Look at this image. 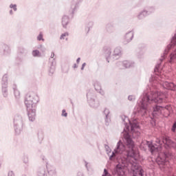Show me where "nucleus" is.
<instances>
[{
	"label": "nucleus",
	"instance_id": "8",
	"mask_svg": "<svg viewBox=\"0 0 176 176\" xmlns=\"http://www.w3.org/2000/svg\"><path fill=\"white\" fill-rule=\"evenodd\" d=\"M87 102L91 108L97 109L98 107H100V102L96 100V96L94 95V93L91 91L88 92L87 94Z\"/></svg>",
	"mask_w": 176,
	"mask_h": 176
},
{
	"label": "nucleus",
	"instance_id": "6",
	"mask_svg": "<svg viewBox=\"0 0 176 176\" xmlns=\"http://www.w3.org/2000/svg\"><path fill=\"white\" fill-rule=\"evenodd\" d=\"M13 123L15 134H16V135H19V134H21V131H23L24 119L20 114H16L14 117Z\"/></svg>",
	"mask_w": 176,
	"mask_h": 176
},
{
	"label": "nucleus",
	"instance_id": "20",
	"mask_svg": "<svg viewBox=\"0 0 176 176\" xmlns=\"http://www.w3.org/2000/svg\"><path fill=\"white\" fill-rule=\"evenodd\" d=\"M28 53L27 50L23 47V46H20L18 48V56H26ZM16 60H19V61L21 63V61H23L22 58H20L19 57H17Z\"/></svg>",
	"mask_w": 176,
	"mask_h": 176
},
{
	"label": "nucleus",
	"instance_id": "45",
	"mask_svg": "<svg viewBox=\"0 0 176 176\" xmlns=\"http://www.w3.org/2000/svg\"><path fill=\"white\" fill-rule=\"evenodd\" d=\"M12 89H13L14 91H16V90H17V86L14 84V85H13V87H12Z\"/></svg>",
	"mask_w": 176,
	"mask_h": 176
},
{
	"label": "nucleus",
	"instance_id": "46",
	"mask_svg": "<svg viewBox=\"0 0 176 176\" xmlns=\"http://www.w3.org/2000/svg\"><path fill=\"white\" fill-rule=\"evenodd\" d=\"M77 176H85V175H83V173L78 172V174H77Z\"/></svg>",
	"mask_w": 176,
	"mask_h": 176
},
{
	"label": "nucleus",
	"instance_id": "7",
	"mask_svg": "<svg viewBox=\"0 0 176 176\" xmlns=\"http://www.w3.org/2000/svg\"><path fill=\"white\" fill-rule=\"evenodd\" d=\"M8 79L9 76L7 74H4L1 78V94L4 98H8L9 96L8 90Z\"/></svg>",
	"mask_w": 176,
	"mask_h": 176
},
{
	"label": "nucleus",
	"instance_id": "18",
	"mask_svg": "<svg viewBox=\"0 0 176 176\" xmlns=\"http://www.w3.org/2000/svg\"><path fill=\"white\" fill-rule=\"evenodd\" d=\"M105 31L107 34H113L115 32V24L112 22L107 23L105 26Z\"/></svg>",
	"mask_w": 176,
	"mask_h": 176
},
{
	"label": "nucleus",
	"instance_id": "42",
	"mask_svg": "<svg viewBox=\"0 0 176 176\" xmlns=\"http://www.w3.org/2000/svg\"><path fill=\"white\" fill-rule=\"evenodd\" d=\"M85 67H86V63H82L81 66V71H83V69H85Z\"/></svg>",
	"mask_w": 176,
	"mask_h": 176
},
{
	"label": "nucleus",
	"instance_id": "49",
	"mask_svg": "<svg viewBox=\"0 0 176 176\" xmlns=\"http://www.w3.org/2000/svg\"><path fill=\"white\" fill-rule=\"evenodd\" d=\"M76 63H77V64H79V63H80V58H77Z\"/></svg>",
	"mask_w": 176,
	"mask_h": 176
},
{
	"label": "nucleus",
	"instance_id": "13",
	"mask_svg": "<svg viewBox=\"0 0 176 176\" xmlns=\"http://www.w3.org/2000/svg\"><path fill=\"white\" fill-rule=\"evenodd\" d=\"M133 38H134V32L133 31L128 32L127 33L125 34L124 36V40L123 41V44L127 45L130 43V42L133 41Z\"/></svg>",
	"mask_w": 176,
	"mask_h": 176
},
{
	"label": "nucleus",
	"instance_id": "44",
	"mask_svg": "<svg viewBox=\"0 0 176 176\" xmlns=\"http://www.w3.org/2000/svg\"><path fill=\"white\" fill-rule=\"evenodd\" d=\"M40 50H41V52H42L43 53H45V52H46V48L43 46V47H42Z\"/></svg>",
	"mask_w": 176,
	"mask_h": 176
},
{
	"label": "nucleus",
	"instance_id": "22",
	"mask_svg": "<svg viewBox=\"0 0 176 176\" xmlns=\"http://www.w3.org/2000/svg\"><path fill=\"white\" fill-rule=\"evenodd\" d=\"M94 88H95V90L96 91H98V93H100V94H101V96H104V94H105V92L101 88V83H100V82L96 81L94 83Z\"/></svg>",
	"mask_w": 176,
	"mask_h": 176
},
{
	"label": "nucleus",
	"instance_id": "27",
	"mask_svg": "<svg viewBox=\"0 0 176 176\" xmlns=\"http://www.w3.org/2000/svg\"><path fill=\"white\" fill-rule=\"evenodd\" d=\"M144 10L146 11L148 16L150 14H152V13H155V10H156V8L155 6H147L144 8Z\"/></svg>",
	"mask_w": 176,
	"mask_h": 176
},
{
	"label": "nucleus",
	"instance_id": "32",
	"mask_svg": "<svg viewBox=\"0 0 176 176\" xmlns=\"http://www.w3.org/2000/svg\"><path fill=\"white\" fill-rule=\"evenodd\" d=\"M165 108L167 112H168V116H170L171 113H173V109L171 108L170 106H166Z\"/></svg>",
	"mask_w": 176,
	"mask_h": 176
},
{
	"label": "nucleus",
	"instance_id": "1",
	"mask_svg": "<svg viewBox=\"0 0 176 176\" xmlns=\"http://www.w3.org/2000/svg\"><path fill=\"white\" fill-rule=\"evenodd\" d=\"M126 129L122 132V140L117 143L116 148L114 149L115 153L119 155L117 157L118 164L114 168V173L118 176L124 175V168L133 167L134 164L131 159L138 160L140 154L134 149L135 144L133 138H138L141 135L140 133V122L136 118L131 121L129 118L125 117L123 120ZM131 158V159H130Z\"/></svg>",
	"mask_w": 176,
	"mask_h": 176
},
{
	"label": "nucleus",
	"instance_id": "17",
	"mask_svg": "<svg viewBox=\"0 0 176 176\" xmlns=\"http://www.w3.org/2000/svg\"><path fill=\"white\" fill-rule=\"evenodd\" d=\"M122 47L118 46L114 49L112 57L113 60H118L122 56Z\"/></svg>",
	"mask_w": 176,
	"mask_h": 176
},
{
	"label": "nucleus",
	"instance_id": "36",
	"mask_svg": "<svg viewBox=\"0 0 176 176\" xmlns=\"http://www.w3.org/2000/svg\"><path fill=\"white\" fill-rule=\"evenodd\" d=\"M14 94L15 96V98H20V91L19 89H16L14 91Z\"/></svg>",
	"mask_w": 176,
	"mask_h": 176
},
{
	"label": "nucleus",
	"instance_id": "23",
	"mask_svg": "<svg viewBox=\"0 0 176 176\" xmlns=\"http://www.w3.org/2000/svg\"><path fill=\"white\" fill-rule=\"evenodd\" d=\"M147 16H149L148 12H146V10L144 9L137 16V18L138 20H144L145 17H147Z\"/></svg>",
	"mask_w": 176,
	"mask_h": 176
},
{
	"label": "nucleus",
	"instance_id": "41",
	"mask_svg": "<svg viewBox=\"0 0 176 176\" xmlns=\"http://www.w3.org/2000/svg\"><path fill=\"white\" fill-rule=\"evenodd\" d=\"M108 174H109L108 170H107V168H104L102 176H107V175H108Z\"/></svg>",
	"mask_w": 176,
	"mask_h": 176
},
{
	"label": "nucleus",
	"instance_id": "48",
	"mask_svg": "<svg viewBox=\"0 0 176 176\" xmlns=\"http://www.w3.org/2000/svg\"><path fill=\"white\" fill-rule=\"evenodd\" d=\"M9 14H10V16H13V10H10Z\"/></svg>",
	"mask_w": 176,
	"mask_h": 176
},
{
	"label": "nucleus",
	"instance_id": "16",
	"mask_svg": "<svg viewBox=\"0 0 176 176\" xmlns=\"http://www.w3.org/2000/svg\"><path fill=\"white\" fill-rule=\"evenodd\" d=\"M83 0H73L72 6H71V14L72 17H74V13H75L76 10L79 8V4Z\"/></svg>",
	"mask_w": 176,
	"mask_h": 176
},
{
	"label": "nucleus",
	"instance_id": "31",
	"mask_svg": "<svg viewBox=\"0 0 176 176\" xmlns=\"http://www.w3.org/2000/svg\"><path fill=\"white\" fill-rule=\"evenodd\" d=\"M40 53L41 52H39V50H34L32 51V54L33 57H38V56H39Z\"/></svg>",
	"mask_w": 176,
	"mask_h": 176
},
{
	"label": "nucleus",
	"instance_id": "4",
	"mask_svg": "<svg viewBox=\"0 0 176 176\" xmlns=\"http://www.w3.org/2000/svg\"><path fill=\"white\" fill-rule=\"evenodd\" d=\"M175 156L169 151H164L163 153H158L157 157L156 158V163L159 166V168L162 171H165L167 168L170 160L175 159Z\"/></svg>",
	"mask_w": 176,
	"mask_h": 176
},
{
	"label": "nucleus",
	"instance_id": "15",
	"mask_svg": "<svg viewBox=\"0 0 176 176\" xmlns=\"http://www.w3.org/2000/svg\"><path fill=\"white\" fill-rule=\"evenodd\" d=\"M30 122H34L36 116V108H27Z\"/></svg>",
	"mask_w": 176,
	"mask_h": 176
},
{
	"label": "nucleus",
	"instance_id": "24",
	"mask_svg": "<svg viewBox=\"0 0 176 176\" xmlns=\"http://www.w3.org/2000/svg\"><path fill=\"white\" fill-rule=\"evenodd\" d=\"M61 23L63 28H67V25H68V24L69 23V17L67 15H64L62 17Z\"/></svg>",
	"mask_w": 176,
	"mask_h": 176
},
{
	"label": "nucleus",
	"instance_id": "47",
	"mask_svg": "<svg viewBox=\"0 0 176 176\" xmlns=\"http://www.w3.org/2000/svg\"><path fill=\"white\" fill-rule=\"evenodd\" d=\"M43 47V45H39L37 47V49H39V50H41Z\"/></svg>",
	"mask_w": 176,
	"mask_h": 176
},
{
	"label": "nucleus",
	"instance_id": "51",
	"mask_svg": "<svg viewBox=\"0 0 176 176\" xmlns=\"http://www.w3.org/2000/svg\"><path fill=\"white\" fill-rule=\"evenodd\" d=\"M73 68H78V65H76V63L74 64Z\"/></svg>",
	"mask_w": 176,
	"mask_h": 176
},
{
	"label": "nucleus",
	"instance_id": "50",
	"mask_svg": "<svg viewBox=\"0 0 176 176\" xmlns=\"http://www.w3.org/2000/svg\"><path fill=\"white\" fill-rule=\"evenodd\" d=\"M85 167L87 170H89L88 167H87V165L89 164V163H87V162L85 161Z\"/></svg>",
	"mask_w": 176,
	"mask_h": 176
},
{
	"label": "nucleus",
	"instance_id": "35",
	"mask_svg": "<svg viewBox=\"0 0 176 176\" xmlns=\"http://www.w3.org/2000/svg\"><path fill=\"white\" fill-rule=\"evenodd\" d=\"M172 133H176V120L174 121L172 127H171Z\"/></svg>",
	"mask_w": 176,
	"mask_h": 176
},
{
	"label": "nucleus",
	"instance_id": "56",
	"mask_svg": "<svg viewBox=\"0 0 176 176\" xmlns=\"http://www.w3.org/2000/svg\"><path fill=\"white\" fill-rule=\"evenodd\" d=\"M68 72V70H67L66 72Z\"/></svg>",
	"mask_w": 176,
	"mask_h": 176
},
{
	"label": "nucleus",
	"instance_id": "11",
	"mask_svg": "<svg viewBox=\"0 0 176 176\" xmlns=\"http://www.w3.org/2000/svg\"><path fill=\"white\" fill-rule=\"evenodd\" d=\"M104 54L106 57V61L109 63L111 61V58H112V48L110 46L105 45L103 47Z\"/></svg>",
	"mask_w": 176,
	"mask_h": 176
},
{
	"label": "nucleus",
	"instance_id": "40",
	"mask_svg": "<svg viewBox=\"0 0 176 176\" xmlns=\"http://www.w3.org/2000/svg\"><path fill=\"white\" fill-rule=\"evenodd\" d=\"M104 148H105L107 152H111V148H109V146L105 144Z\"/></svg>",
	"mask_w": 176,
	"mask_h": 176
},
{
	"label": "nucleus",
	"instance_id": "53",
	"mask_svg": "<svg viewBox=\"0 0 176 176\" xmlns=\"http://www.w3.org/2000/svg\"><path fill=\"white\" fill-rule=\"evenodd\" d=\"M113 153H115V152L112 153V155L110 156V159H111V157H112V156H113Z\"/></svg>",
	"mask_w": 176,
	"mask_h": 176
},
{
	"label": "nucleus",
	"instance_id": "25",
	"mask_svg": "<svg viewBox=\"0 0 176 176\" xmlns=\"http://www.w3.org/2000/svg\"><path fill=\"white\" fill-rule=\"evenodd\" d=\"M38 176H47L46 173V168L45 166H40L37 171Z\"/></svg>",
	"mask_w": 176,
	"mask_h": 176
},
{
	"label": "nucleus",
	"instance_id": "9",
	"mask_svg": "<svg viewBox=\"0 0 176 176\" xmlns=\"http://www.w3.org/2000/svg\"><path fill=\"white\" fill-rule=\"evenodd\" d=\"M56 72V59L54 58V52H52L49 59L48 73L50 76H53V74Z\"/></svg>",
	"mask_w": 176,
	"mask_h": 176
},
{
	"label": "nucleus",
	"instance_id": "33",
	"mask_svg": "<svg viewBox=\"0 0 176 176\" xmlns=\"http://www.w3.org/2000/svg\"><path fill=\"white\" fill-rule=\"evenodd\" d=\"M10 9H12L14 12H17V5L11 3L9 6Z\"/></svg>",
	"mask_w": 176,
	"mask_h": 176
},
{
	"label": "nucleus",
	"instance_id": "2",
	"mask_svg": "<svg viewBox=\"0 0 176 176\" xmlns=\"http://www.w3.org/2000/svg\"><path fill=\"white\" fill-rule=\"evenodd\" d=\"M166 94L163 92L156 91L151 92V95L144 94L141 96V100L138 102V107L133 111L134 115H141L145 116L148 111H151L153 108L152 115L155 118L162 114V109L163 107L155 104H161L164 100H166Z\"/></svg>",
	"mask_w": 176,
	"mask_h": 176
},
{
	"label": "nucleus",
	"instance_id": "55",
	"mask_svg": "<svg viewBox=\"0 0 176 176\" xmlns=\"http://www.w3.org/2000/svg\"><path fill=\"white\" fill-rule=\"evenodd\" d=\"M71 103L72 104V105H74V103L72 102H71Z\"/></svg>",
	"mask_w": 176,
	"mask_h": 176
},
{
	"label": "nucleus",
	"instance_id": "34",
	"mask_svg": "<svg viewBox=\"0 0 176 176\" xmlns=\"http://www.w3.org/2000/svg\"><path fill=\"white\" fill-rule=\"evenodd\" d=\"M37 41H42L43 42H45V38H43V34H42V32H40L38 35Z\"/></svg>",
	"mask_w": 176,
	"mask_h": 176
},
{
	"label": "nucleus",
	"instance_id": "5",
	"mask_svg": "<svg viewBox=\"0 0 176 176\" xmlns=\"http://www.w3.org/2000/svg\"><path fill=\"white\" fill-rule=\"evenodd\" d=\"M39 102V96L35 92H29L25 97L26 108H36V104Z\"/></svg>",
	"mask_w": 176,
	"mask_h": 176
},
{
	"label": "nucleus",
	"instance_id": "38",
	"mask_svg": "<svg viewBox=\"0 0 176 176\" xmlns=\"http://www.w3.org/2000/svg\"><path fill=\"white\" fill-rule=\"evenodd\" d=\"M129 101H135V96L133 95H130L128 96Z\"/></svg>",
	"mask_w": 176,
	"mask_h": 176
},
{
	"label": "nucleus",
	"instance_id": "37",
	"mask_svg": "<svg viewBox=\"0 0 176 176\" xmlns=\"http://www.w3.org/2000/svg\"><path fill=\"white\" fill-rule=\"evenodd\" d=\"M69 33L68 32H66L60 35V39H65V36H69Z\"/></svg>",
	"mask_w": 176,
	"mask_h": 176
},
{
	"label": "nucleus",
	"instance_id": "43",
	"mask_svg": "<svg viewBox=\"0 0 176 176\" xmlns=\"http://www.w3.org/2000/svg\"><path fill=\"white\" fill-rule=\"evenodd\" d=\"M8 176H14V173H13V171H9L8 172Z\"/></svg>",
	"mask_w": 176,
	"mask_h": 176
},
{
	"label": "nucleus",
	"instance_id": "12",
	"mask_svg": "<svg viewBox=\"0 0 176 176\" xmlns=\"http://www.w3.org/2000/svg\"><path fill=\"white\" fill-rule=\"evenodd\" d=\"M0 54L1 56H8V54H10V47L5 43H0Z\"/></svg>",
	"mask_w": 176,
	"mask_h": 176
},
{
	"label": "nucleus",
	"instance_id": "30",
	"mask_svg": "<svg viewBox=\"0 0 176 176\" xmlns=\"http://www.w3.org/2000/svg\"><path fill=\"white\" fill-rule=\"evenodd\" d=\"M136 175L144 176V170L142 168L136 170Z\"/></svg>",
	"mask_w": 176,
	"mask_h": 176
},
{
	"label": "nucleus",
	"instance_id": "21",
	"mask_svg": "<svg viewBox=\"0 0 176 176\" xmlns=\"http://www.w3.org/2000/svg\"><path fill=\"white\" fill-rule=\"evenodd\" d=\"M145 45H140L138 46V48L136 50V56L138 57V58H141L144 56V54L145 53Z\"/></svg>",
	"mask_w": 176,
	"mask_h": 176
},
{
	"label": "nucleus",
	"instance_id": "26",
	"mask_svg": "<svg viewBox=\"0 0 176 176\" xmlns=\"http://www.w3.org/2000/svg\"><path fill=\"white\" fill-rule=\"evenodd\" d=\"M122 64L124 68H133V67H134V63L129 60H124L122 61Z\"/></svg>",
	"mask_w": 176,
	"mask_h": 176
},
{
	"label": "nucleus",
	"instance_id": "10",
	"mask_svg": "<svg viewBox=\"0 0 176 176\" xmlns=\"http://www.w3.org/2000/svg\"><path fill=\"white\" fill-rule=\"evenodd\" d=\"M41 159L45 164V167L47 168L48 175H50V176L56 175V168H54V166H53L49 165V162H47V159H46V157H45L44 155H41Z\"/></svg>",
	"mask_w": 176,
	"mask_h": 176
},
{
	"label": "nucleus",
	"instance_id": "54",
	"mask_svg": "<svg viewBox=\"0 0 176 176\" xmlns=\"http://www.w3.org/2000/svg\"><path fill=\"white\" fill-rule=\"evenodd\" d=\"M65 41H68V38H65Z\"/></svg>",
	"mask_w": 176,
	"mask_h": 176
},
{
	"label": "nucleus",
	"instance_id": "19",
	"mask_svg": "<svg viewBox=\"0 0 176 176\" xmlns=\"http://www.w3.org/2000/svg\"><path fill=\"white\" fill-rule=\"evenodd\" d=\"M111 111H109V109L105 108L103 111V115L104 116V122L106 126H109V122H111V116H109Z\"/></svg>",
	"mask_w": 176,
	"mask_h": 176
},
{
	"label": "nucleus",
	"instance_id": "28",
	"mask_svg": "<svg viewBox=\"0 0 176 176\" xmlns=\"http://www.w3.org/2000/svg\"><path fill=\"white\" fill-rule=\"evenodd\" d=\"M93 25H94V23L93 21L88 22L85 25V31L87 34H89L90 31V28H93Z\"/></svg>",
	"mask_w": 176,
	"mask_h": 176
},
{
	"label": "nucleus",
	"instance_id": "39",
	"mask_svg": "<svg viewBox=\"0 0 176 176\" xmlns=\"http://www.w3.org/2000/svg\"><path fill=\"white\" fill-rule=\"evenodd\" d=\"M62 116H64L65 118H67V116H68V113H66L65 109H63L62 111Z\"/></svg>",
	"mask_w": 176,
	"mask_h": 176
},
{
	"label": "nucleus",
	"instance_id": "3",
	"mask_svg": "<svg viewBox=\"0 0 176 176\" xmlns=\"http://www.w3.org/2000/svg\"><path fill=\"white\" fill-rule=\"evenodd\" d=\"M162 140L157 139L156 140V142L158 144V145L153 144L152 142H146V144L151 153H155V152H160L163 148V145L165 149L167 150L171 149V148L176 149V142L173 141V140H171L169 136L164 135L162 137Z\"/></svg>",
	"mask_w": 176,
	"mask_h": 176
},
{
	"label": "nucleus",
	"instance_id": "14",
	"mask_svg": "<svg viewBox=\"0 0 176 176\" xmlns=\"http://www.w3.org/2000/svg\"><path fill=\"white\" fill-rule=\"evenodd\" d=\"M164 89L167 90H171L172 91H176V85L173 82L164 81L162 83Z\"/></svg>",
	"mask_w": 176,
	"mask_h": 176
},
{
	"label": "nucleus",
	"instance_id": "29",
	"mask_svg": "<svg viewBox=\"0 0 176 176\" xmlns=\"http://www.w3.org/2000/svg\"><path fill=\"white\" fill-rule=\"evenodd\" d=\"M45 138L43 134V130L39 129L38 131V138L40 141H43V138Z\"/></svg>",
	"mask_w": 176,
	"mask_h": 176
},
{
	"label": "nucleus",
	"instance_id": "52",
	"mask_svg": "<svg viewBox=\"0 0 176 176\" xmlns=\"http://www.w3.org/2000/svg\"><path fill=\"white\" fill-rule=\"evenodd\" d=\"M151 124H152L153 126V124H156V122H155V121H153V122H151Z\"/></svg>",
	"mask_w": 176,
	"mask_h": 176
}]
</instances>
